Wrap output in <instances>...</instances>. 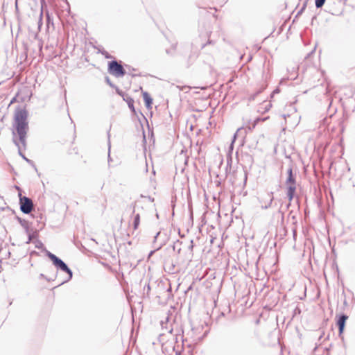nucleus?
I'll return each instance as SVG.
<instances>
[{
	"label": "nucleus",
	"mask_w": 355,
	"mask_h": 355,
	"mask_svg": "<svg viewBox=\"0 0 355 355\" xmlns=\"http://www.w3.org/2000/svg\"><path fill=\"white\" fill-rule=\"evenodd\" d=\"M28 112L24 109H17L15 112L14 121L12 123L13 142L18 147L19 153L28 162L31 161L22 155L21 150L26 146V135L28 130L27 121Z\"/></svg>",
	"instance_id": "f257e3e1"
},
{
	"label": "nucleus",
	"mask_w": 355,
	"mask_h": 355,
	"mask_svg": "<svg viewBox=\"0 0 355 355\" xmlns=\"http://www.w3.org/2000/svg\"><path fill=\"white\" fill-rule=\"evenodd\" d=\"M47 255L49 258L53 261V265L58 269H60V270L67 273L68 277L66 279V282L70 280L72 278V271L69 268L67 264L51 252H49Z\"/></svg>",
	"instance_id": "f03ea898"
},
{
	"label": "nucleus",
	"mask_w": 355,
	"mask_h": 355,
	"mask_svg": "<svg viewBox=\"0 0 355 355\" xmlns=\"http://www.w3.org/2000/svg\"><path fill=\"white\" fill-rule=\"evenodd\" d=\"M286 185L287 187V196L289 201L293 198L296 190L295 180L293 175V170L291 168L288 169V178L286 180Z\"/></svg>",
	"instance_id": "7ed1b4c3"
},
{
	"label": "nucleus",
	"mask_w": 355,
	"mask_h": 355,
	"mask_svg": "<svg viewBox=\"0 0 355 355\" xmlns=\"http://www.w3.org/2000/svg\"><path fill=\"white\" fill-rule=\"evenodd\" d=\"M109 72L115 77H122L125 74V71L121 64L116 61H112L109 64Z\"/></svg>",
	"instance_id": "20e7f679"
},
{
	"label": "nucleus",
	"mask_w": 355,
	"mask_h": 355,
	"mask_svg": "<svg viewBox=\"0 0 355 355\" xmlns=\"http://www.w3.org/2000/svg\"><path fill=\"white\" fill-rule=\"evenodd\" d=\"M33 208V203L31 198L20 196V209L24 214H29Z\"/></svg>",
	"instance_id": "39448f33"
},
{
	"label": "nucleus",
	"mask_w": 355,
	"mask_h": 355,
	"mask_svg": "<svg viewBox=\"0 0 355 355\" xmlns=\"http://www.w3.org/2000/svg\"><path fill=\"white\" fill-rule=\"evenodd\" d=\"M202 327L198 326L197 327H193L188 335L193 339V341L196 342L200 340L202 337Z\"/></svg>",
	"instance_id": "423d86ee"
},
{
	"label": "nucleus",
	"mask_w": 355,
	"mask_h": 355,
	"mask_svg": "<svg viewBox=\"0 0 355 355\" xmlns=\"http://www.w3.org/2000/svg\"><path fill=\"white\" fill-rule=\"evenodd\" d=\"M19 222L21 224V225L25 229L26 233L28 236V240L27 243H29L32 240V236L31 234V232H29V223L27 220L21 218H19Z\"/></svg>",
	"instance_id": "0eeeda50"
},
{
	"label": "nucleus",
	"mask_w": 355,
	"mask_h": 355,
	"mask_svg": "<svg viewBox=\"0 0 355 355\" xmlns=\"http://www.w3.org/2000/svg\"><path fill=\"white\" fill-rule=\"evenodd\" d=\"M347 318H348V317L345 315H342L339 317L338 322H337V324L338 326L340 334L343 333L344 328H345V322L347 320Z\"/></svg>",
	"instance_id": "6e6552de"
},
{
	"label": "nucleus",
	"mask_w": 355,
	"mask_h": 355,
	"mask_svg": "<svg viewBox=\"0 0 355 355\" xmlns=\"http://www.w3.org/2000/svg\"><path fill=\"white\" fill-rule=\"evenodd\" d=\"M142 95H143L144 101L146 104V107L148 109H150L152 107L153 98L150 97V96L146 92H143Z\"/></svg>",
	"instance_id": "1a4fd4ad"
},
{
	"label": "nucleus",
	"mask_w": 355,
	"mask_h": 355,
	"mask_svg": "<svg viewBox=\"0 0 355 355\" xmlns=\"http://www.w3.org/2000/svg\"><path fill=\"white\" fill-rule=\"evenodd\" d=\"M134 215V220H133V228L134 230H137L139 227V222H140V214L137 213L135 214V209L133 210Z\"/></svg>",
	"instance_id": "9d476101"
},
{
	"label": "nucleus",
	"mask_w": 355,
	"mask_h": 355,
	"mask_svg": "<svg viewBox=\"0 0 355 355\" xmlns=\"http://www.w3.org/2000/svg\"><path fill=\"white\" fill-rule=\"evenodd\" d=\"M268 204L265 205L264 206L262 205V207L264 208V209H267V208L270 207L271 206V204H272V200H273L272 193H268Z\"/></svg>",
	"instance_id": "9b49d317"
},
{
	"label": "nucleus",
	"mask_w": 355,
	"mask_h": 355,
	"mask_svg": "<svg viewBox=\"0 0 355 355\" xmlns=\"http://www.w3.org/2000/svg\"><path fill=\"white\" fill-rule=\"evenodd\" d=\"M128 105V107L130 108V110L132 111V112H135V108H134V100L130 98V97H128L127 98V99L125 100Z\"/></svg>",
	"instance_id": "f8f14e48"
},
{
	"label": "nucleus",
	"mask_w": 355,
	"mask_h": 355,
	"mask_svg": "<svg viewBox=\"0 0 355 355\" xmlns=\"http://www.w3.org/2000/svg\"><path fill=\"white\" fill-rule=\"evenodd\" d=\"M241 128H239L237 130V131L235 132V134L233 136V139H232V143L230 144V150L232 151L233 150V145H234V143L235 141V139L238 135V133L241 131Z\"/></svg>",
	"instance_id": "ddd939ff"
},
{
	"label": "nucleus",
	"mask_w": 355,
	"mask_h": 355,
	"mask_svg": "<svg viewBox=\"0 0 355 355\" xmlns=\"http://www.w3.org/2000/svg\"><path fill=\"white\" fill-rule=\"evenodd\" d=\"M325 2V0H315V6L317 8H321Z\"/></svg>",
	"instance_id": "4468645a"
},
{
	"label": "nucleus",
	"mask_w": 355,
	"mask_h": 355,
	"mask_svg": "<svg viewBox=\"0 0 355 355\" xmlns=\"http://www.w3.org/2000/svg\"><path fill=\"white\" fill-rule=\"evenodd\" d=\"M42 16H43V12H42V10L41 12H40V14L39 15V21H38V27H39V28L42 25Z\"/></svg>",
	"instance_id": "2eb2a0df"
},
{
	"label": "nucleus",
	"mask_w": 355,
	"mask_h": 355,
	"mask_svg": "<svg viewBox=\"0 0 355 355\" xmlns=\"http://www.w3.org/2000/svg\"><path fill=\"white\" fill-rule=\"evenodd\" d=\"M266 119H267V118H263V119L257 118L256 120H254V123L252 125V128H254L256 126L258 121H264Z\"/></svg>",
	"instance_id": "dca6fc26"
},
{
	"label": "nucleus",
	"mask_w": 355,
	"mask_h": 355,
	"mask_svg": "<svg viewBox=\"0 0 355 355\" xmlns=\"http://www.w3.org/2000/svg\"><path fill=\"white\" fill-rule=\"evenodd\" d=\"M154 252L155 251H153V250L150 251V252L149 253V255H148V258L152 256V254L154 253Z\"/></svg>",
	"instance_id": "f3484780"
},
{
	"label": "nucleus",
	"mask_w": 355,
	"mask_h": 355,
	"mask_svg": "<svg viewBox=\"0 0 355 355\" xmlns=\"http://www.w3.org/2000/svg\"><path fill=\"white\" fill-rule=\"evenodd\" d=\"M107 81L108 83H110V85H112V83H110V81H109L108 78L107 79Z\"/></svg>",
	"instance_id": "a211bd4d"
},
{
	"label": "nucleus",
	"mask_w": 355,
	"mask_h": 355,
	"mask_svg": "<svg viewBox=\"0 0 355 355\" xmlns=\"http://www.w3.org/2000/svg\"><path fill=\"white\" fill-rule=\"evenodd\" d=\"M107 81L108 83H110V85H112V83H110V81H109L108 78L107 79Z\"/></svg>",
	"instance_id": "6ab92c4d"
},
{
	"label": "nucleus",
	"mask_w": 355,
	"mask_h": 355,
	"mask_svg": "<svg viewBox=\"0 0 355 355\" xmlns=\"http://www.w3.org/2000/svg\"><path fill=\"white\" fill-rule=\"evenodd\" d=\"M107 81L108 83H110V85H112V83H110V81H109L108 78L107 79Z\"/></svg>",
	"instance_id": "aec40b11"
}]
</instances>
